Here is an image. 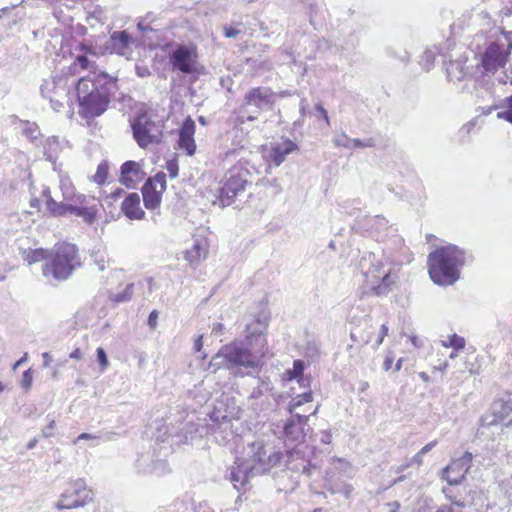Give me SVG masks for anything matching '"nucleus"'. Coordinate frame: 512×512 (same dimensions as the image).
Here are the masks:
<instances>
[{
    "instance_id": "f257e3e1",
    "label": "nucleus",
    "mask_w": 512,
    "mask_h": 512,
    "mask_svg": "<svg viewBox=\"0 0 512 512\" xmlns=\"http://www.w3.org/2000/svg\"><path fill=\"white\" fill-rule=\"evenodd\" d=\"M76 95L85 118L101 116L118 91V80L105 72L94 77H80L75 86Z\"/></svg>"
},
{
    "instance_id": "f03ea898",
    "label": "nucleus",
    "mask_w": 512,
    "mask_h": 512,
    "mask_svg": "<svg viewBox=\"0 0 512 512\" xmlns=\"http://www.w3.org/2000/svg\"><path fill=\"white\" fill-rule=\"evenodd\" d=\"M465 264V252L455 245L436 249L428 256L429 275L438 285H452L460 276Z\"/></svg>"
},
{
    "instance_id": "7ed1b4c3",
    "label": "nucleus",
    "mask_w": 512,
    "mask_h": 512,
    "mask_svg": "<svg viewBox=\"0 0 512 512\" xmlns=\"http://www.w3.org/2000/svg\"><path fill=\"white\" fill-rule=\"evenodd\" d=\"M257 367V361L249 347L243 342H232L223 346L209 363V369L216 372L221 368L229 370L235 377L249 375L247 369Z\"/></svg>"
},
{
    "instance_id": "20e7f679",
    "label": "nucleus",
    "mask_w": 512,
    "mask_h": 512,
    "mask_svg": "<svg viewBox=\"0 0 512 512\" xmlns=\"http://www.w3.org/2000/svg\"><path fill=\"white\" fill-rule=\"evenodd\" d=\"M80 265L77 247L70 243H62L55 247L50 260L42 266V273L46 278L52 277L63 281L68 279Z\"/></svg>"
},
{
    "instance_id": "39448f33",
    "label": "nucleus",
    "mask_w": 512,
    "mask_h": 512,
    "mask_svg": "<svg viewBox=\"0 0 512 512\" xmlns=\"http://www.w3.org/2000/svg\"><path fill=\"white\" fill-rule=\"evenodd\" d=\"M242 463L250 467H256L258 464L263 468V473L268 472L272 467L279 463L281 459L280 452H269L262 440H255L247 443L240 456H237Z\"/></svg>"
},
{
    "instance_id": "423d86ee",
    "label": "nucleus",
    "mask_w": 512,
    "mask_h": 512,
    "mask_svg": "<svg viewBox=\"0 0 512 512\" xmlns=\"http://www.w3.org/2000/svg\"><path fill=\"white\" fill-rule=\"evenodd\" d=\"M248 176L249 171L242 166H235L225 174L219 194V200L223 206L231 205L234 198L245 191Z\"/></svg>"
},
{
    "instance_id": "0eeeda50",
    "label": "nucleus",
    "mask_w": 512,
    "mask_h": 512,
    "mask_svg": "<svg viewBox=\"0 0 512 512\" xmlns=\"http://www.w3.org/2000/svg\"><path fill=\"white\" fill-rule=\"evenodd\" d=\"M277 98V92L269 87H256L250 89L244 96L242 103V112L248 113L249 108H255L253 114L247 115V120L254 121L258 118L261 111L273 108Z\"/></svg>"
},
{
    "instance_id": "6e6552de",
    "label": "nucleus",
    "mask_w": 512,
    "mask_h": 512,
    "mask_svg": "<svg viewBox=\"0 0 512 512\" xmlns=\"http://www.w3.org/2000/svg\"><path fill=\"white\" fill-rule=\"evenodd\" d=\"M133 136L142 148L152 143H159L162 137V126L152 120L147 112L137 115L131 124Z\"/></svg>"
},
{
    "instance_id": "1a4fd4ad",
    "label": "nucleus",
    "mask_w": 512,
    "mask_h": 512,
    "mask_svg": "<svg viewBox=\"0 0 512 512\" xmlns=\"http://www.w3.org/2000/svg\"><path fill=\"white\" fill-rule=\"evenodd\" d=\"M169 452V447L160 446L159 448H153L152 451L141 454L137 459V468L139 472L144 474H155L157 476L166 474L170 470L165 459Z\"/></svg>"
},
{
    "instance_id": "9d476101",
    "label": "nucleus",
    "mask_w": 512,
    "mask_h": 512,
    "mask_svg": "<svg viewBox=\"0 0 512 512\" xmlns=\"http://www.w3.org/2000/svg\"><path fill=\"white\" fill-rule=\"evenodd\" d=\"M93 499V492L89 490L83 479L71 482L61 494L56 507L59 509H72L86 505Z\"/></svg>"
},
{
    "instance_id": "9b49d317",
    "label": "nucleus",
    "mask_w": 512,
    "mask_h": 512,
    "mask_svg": "<svg viewBox=\"0 0 512 512\" xmlns=\"http://www.w3.org/2000/svg\"><path fill=\"white\" fill-rule=\"evenodd\" d=\"M166 187V174L164 172H158L155 176L146 180L141 189L146 209L154 210L160 206L162 194Z\"/></svg>"
},
{
    "instance_id": "f8f14e48",
    "label": "nucleus",
    "mask_w": 512,
    "mask_h": 512,
    "mask_svg": "<svg viewBox=\"0 0 512 512\" xmlns=\"http://www.w3.org/2000/svg\"><path fill=\"white\" fill-rule=\"evenodd\" d=\"M259 474H263V468H261L260 464L256 467H250L236 458L234 464L228 468L226 478L239 491L240 489H245L250 479Z\"/></svg>"
},
{
    "instance_id": "ddd939ff",
    "label": "nucleus",
    "mask_w": 512,
    "mask_h": 512,
    "mask_svg": "<svg viewBox=\"0 0 512 512\" xmlns=\"http://www.w3.org/2000/svg\"><path fill=\"white\" fill-rule=\"evenodd\" d=\"M309 416L302 413H295L286 421L283 427V435L286 446L301 443L306 435V427Z\"/></svg>"
},
{
    "instance_id": "4468645a",
    "label": "nucleus",
    "mask_w": 512,
    "mask_h": 512,
    "mask_svg": "<svg viewBox=\"0 0 512 512\" xmlns=\"http://www.w3.org/2000/svg\"><path fill=\"white\" fill-rule=\"evenodd\" d=\"M359 266L364 277V286L374 279H379L382 274L387 273V270L395 269L388 265L386 260L377 258L373 253L364 255L360 260Z\"/></svg>"
},
{
    "instance_id": "2eb2a0df",
    "label": "nucleus",
    "mask_w": 512,
    "mask_h": 512,
    "mask_svg": "<svg viewBox=\"0 0 512 512\" xmlns=\"http://www.w3.org/2000/svg\"><path fill=\"white\" fill-rule=\"evenodd\" d=\"M472 458L470 452H465L461 457L453 459L451 463L443 469V478L446 479L450 485L460 484L471 467Z\"/></svg>"
},
{
    "instance_id": "dca6fc26",
    "label": "nucleus",
    "mask_w": 512,
    "mask_h": 512,
    "mask_svg": "<svg viewBox=\"0 0 512 512\" xmlns=\"http://www.w3.org/2000/svg\"><path fill=\"white\" fill-rule=\"evenodd\" d=\"M195 48L186 45L178 46L170 55V63L173 69L184 74H190L194 71L196 62Z\"/></svg>"
},
{
    "instance_id": "f3484780",
    "label": "nucleus",
    "mask_w": 512,
    "mask_h": 512,
    "mask_svg": "<svg viewBox=\"0 0 512 512\" xmlns=\"http://www.w3.org/2000/svg\"><path fill=\"white\" fill-rule=\"evenodd\" d=\"M484 425L508 426L512 424V401L497 400L492 405V414L483 418Z\"/></svg>"
},
{
    "instance_id": "a211bd4d",
    "label": "nucleus",
    "mask_w": 512,
    "mask_h": 512,
    "mask_svg": "<svg viewBox=\"0 0 512 512\" xmlns=\"http://www.w3.org/2000/svg\"><path fill=\"white\" fill-rule=\"evenodd\" d=\"M508 55L509 52L503 46L497 43L490 44L482 58L485 71L494 72L499 67H503L507 62Z\"/></svg>"
},
{
    "instance_id": "6ab92c4d",
    "label": "nucleus",
    "mask_w": 512,
    "mask_h": 512,
    "mask_svg": "<svg viewBox=\"0 0 512 512\" xmlns=\"http://www.w3.org/2000/svg\"><path fill=\"white\" fill-rule=\"evenodd\" d=\"M399 277L397 271L387 270V273L382 274L379 279H374L364 286L368 291L376 296H385L390 293L395 287Z\"/></svg>"
},
{
    "instance_id": "aec40b11",
    "label": "nucleus",
    "mask_w": 512,
    "mask_h": 512,
    "mask_svg": "<svg viewBox=\"0 0 512 512\" xmlns=\"http://www.w3.org/2000/svg\"><path fill=\"white\" fill-rule=\"evenodd\" d=\"M273 389V385L271 381L266 379H259L256 387L253 388L250 393L249 398L251 400H259L264 398L260 407H258V403H252V407L254 410L265 411L271 408L272 404L270 402V398L274 399L273 394L271 393Z\"/></svg>"
},
{
    "instance_id": "412c9836",
    "label": "nucleus",
    "mask_w": 512,
    "mask_h": 512,
    "mask_svg": "<svg viewBox=\"0 0 512 512\" xmlns=\"http://www.w3.org/2000/svg\"><path fill=\"white\" fill-rule=\"evenodd\" d=\"M296 149L297 145L289 139L273 142L270 145L268 161L278 167L285 161L286 156Z\"/></svg>"
},
{
    "instance_id": "4be33fe9",
    "label": "nucleus",
    "mask_w": 512,
    "mask_h": 512,
    "mask_svg": "<svg viewBox=\"0 0 512 512\" xmlns=\"http://www.w3.org/2000/svg\"><path fill=\"white\" fill-rule=\"evenodd\" d=\"M195 128V122L191 117H187L179 131V147L180 149L185 150L189 156H192L196 151V144L193 138Z\"/></svg>"
},
{
    "instance_id": "5701e85b",
    "label": "nucleus",
    "mask_w": 512,
    "mask_h": 512,
    "mask_svg": "<svg viewBox=\"0 0 512 512\" xmlns=\"http://www.w3.org/2000/svg\"><path fill=\"white\" fill-rule=\"evenodd\" d=\"M121 211L130 220H142L145 218V211L140 205V196L136 192L126 195L121 203Z\"/></svg>"
},
{
    "instance_id": "b1692460",
    "label": "nucleus",
    "mask_w": 512,
    "mask_h": 512,
    "mask_svg": "<svg viewBox=\"0 0 512 512\" xmlns=\"http://www.w3.org/2000/svg\"><path fill=\"white\" fill-rule=\"evenodd\" d=\"M143 171L135 161H126L121 165L119 181L127 188H133L142 178Z\"/></svg>"
},
{
    "instance_id": "393cba45",
    "label": "nucleus",
    "mask_w": 512,
    "mask_h": 512,
    "mask_svg": "<svg viewBox=\"0 0 512 512\" xmlns=\"http://www.w3.org/2000/svg\"><path fill=\"white\" fill-rule=\"evenodd\" d=\"M132 37L127 31H115L110 35L111 52L128 56L131 52Z\"/></svg>"
},
{
    "instance_id": "a878e982",
    "label": "nucleus",
    "mask_w": 512,
    "mask_h": 512,
    "mask_svg": "<svg viewBox=\"0 0 512 512\" xmlns=\"http://www.w3.org/2000/svg\"><path fill=\"white\" fill-rule=\"evenodd\" d=\"M288 467L293 471H302L308 477L312 475L313 470L318 468L310 461H305L302 457V452L298 448L288 451Z\"/></svg>"
},
{
    "instance_id": "bb28decb",
    "label": "nucleus",
    "mask_w": 512,
    "mask_h": 512,
    "mask_svg": "<svg viewBox=\"0 0 512 512\" xmlns=\"http://www.w3.org/2000/svg\"><path fill=\"white\" fill-rule=\"evenodd\" d=\"M207 243L203 239H195L190 249L184 252V259L194 267L198 263L207 257Z\"/></svg>"
},
{
    "instance_id": "cd10ccee",
    "label": "nucleus",
    "mask_w": 512,
    "mask_h": 512,
    "mask_svg": "<svg viewBox=\"0 0 512 512\" xmlns=\"http://www.w3.org/2000/svg\"><path fill=\"white\" fill-rule=\"evenodd\" d=\"M60 189L62 191L63 198L67 201L84 205L87 203V197L82 194H76L75 188L66 174H59Z\"/></svg>"
},
{
    "instance_id": "c85d7f7f",
    "label": "nucleus",
    "mask_w": 512,
    "mask_h": 512,
    "mask_svg": "<svg viewBox=\"0 0 512 512\" xmlns=\"http://www.w3.org/2000/svg\"><path fill=\"white\" fill-rule=\"evenodd\" d=\"M466 59L459 57L456 60H449L448 63L445 62L447 77L450 81L457 82L461 81L466 75L465 68Z\"/></svg>"
},
{
    "instance_id": "c756f323",
    "label": "nucleus",
    "mask_w": 512,
    "mask_h": 512,
    "mask_svg": "<svg viewBox=\"0 0 512 512\" xmlns=\"http://www.w3.org/2000/svg\"><path fill=\"white\" fill-rule=\"evenodd\" d=\"M72 74H76L79 70H86L89 72L87 76L94 77L97 72V65L94 61H90L85 55H78L75 62L69 68Z\"/></svg>"
},
{
    "instance_id": "7c9ffc66",
    "label": "nucleus",
    "mask_w": 512,
    "mask_h": 512,
    "mask_svg": "<svg viewBox=\"0 0 512 512\" xmlns=\"http://www.w3.org/2000/svg\"><path fill=\"white\" fill-rule=\"evenodd\" d=\"M72 214L81 217L87 224H93L97 216V208L95 206H89L88 202L84 205L74 203Z\"/></svg>"
},
{
    "instance_id": "2f4dec72",
    "label": "nucleus",
    "mask_w": 512,
    "mask_h": 512,
    "mask_svg": "<svg viewBox=\"0 0 512 512\" xmlns=\"http://www.w3.org/2000/svg\"><path fill=\"white\" fill-rule=\"evenodd\" d=\"M47 209L53 216H64L68 213L72 214L74 202L63 203L57 202L52 197H49L46 201Z\"/></svg>"
},
{
    "instance_id": "473e14b6",
    "label": "nucleus",
    "mask_w": 512,
    "mask_h": 512,
    "mask_svg": "<svg viewBox=\"0 0 512 512\" xmlns=\"http://www.w3.org/2000/svg\"><path fill=\"white\" fill-rule=\"evenodd\" d=\"M313 401L312 391L306 390L302 393L297 394L295 397L291 399L288 404V412L293 415L295 413H301L298 411L304 404L310 403Z\"/></svg>"
},
{
    "instance_id": "72a5a7b5",
    "label": "nucleus",
    "mask_w": 512,
    "mask_h": 512,
    "mask_svg": "<svg viewBox=\"0 0 512 512\" xmlns=\"http://www.w3.org/2000/svg\"><path fill=\"white\" fill-rule=\"evenodd\" d=\"M21 257L28 265L40 262L47 257V251L39 248V249H23L20 248Z\"/></svg>"
},
{
    "instance_id": "f704fd0d",
    "label": "nucleus",
    "mask_w": 512,
    "mask_h": 512,
    "mask_svg": "<svg viewBox=\"0 0 512 512\" xmlns=\"http://www.w3.org/2000/svg\"><path fill=\"white\" fill-rule=\"evenodd\" d=\"M371 233L377 238H384L383 233L388 230V221L382 216H375L370 219Z\"/></svg>"
},
{
    "instance_id": "c9c22d12",
    "label": "nucleus",
    "mask_w": 512,
    "mask_h": 512,
    "mask_svg": "<svg viewBox=\"0 0 512 512\" xmlns=\"http://www.w3.org/2000/svg\"><path fill=\"white\" fill-rule=\"evenodd\" d=\"M59 142L56 137H51L46 140L44 145V155L48 161L53 162L57 157Z\"/></svg>"
},
{
    "instance_id": "e433bc0d",
    "label": "nucleus",
    "mask_w": 512,
    "mask_h": 512,
    "mask_svg": "<svg viewBox=\"0 0 512 512\" xmlns=\"http://www.w3.org/2000/svg\"><path fill=\"white\" fill-rule=\"evenodd\" d=\"M21 124L23 134L33 142L37 140L38 136L40 135L37 124L31 123L29 121H22Z\"/></svg>"
},
{
    "instance_id": "4c0bfd02",
    "label": "nucleus",
    "mask_w": 512,
    "mask_h": 512,
    "mask_svg": "<svg viewBox=\"0 0 512 512\" xmlns=\"http://www.w3.org/2000/svg\"><path fill=\"white\" fill-rule=\"evenodd\" d=\"M304 367V361L299 359L295 360L293 362V368L291 370H287L286 372V374L288 375V379L293 380L303 376Z\"/></svg>"
},
{
    "instance_id": "58836bf2",
    "label": "nucleus",
    "mask_w": 512,
    "mask_h": 512,
    "mask_svg": "<svg viewBox=\"0 0 512 512\" xmlns=\"http://www.w3.org/2000/svg\"><path fill=\"white\" fill-rule=\"evenodd\" d=\"M436 53L432 49H427L420 59V65L424 70L429 71L433 66Z\"/></svg>"
},
{
    "instance_id": "ea45409f",
    "label": "nucleus",
    "mask_w": 512,
    "mask_h": 512,
    "mask_svg": "<svg viewBox=\"0 0 512 512\" xmlns=\"http://www.w3.org/2000/svg\"><path fill=\"white\" fill-rule=\"evenodd\" d=\"M108 176V164L106 162H101L98 167L95 175L93 176V180L97 184H103Z\"/></svg>"
},
{
    "instance_id": "a19ab883",
    "label": "nucleus",
    "mask_w": 512,
    "mask_h": 512,
    "mask_svg": "<svg viewBox=\"0 0 512 512\" xmlns=\"http://www.w3.org/2000/svg\"><path fill=\"white\" fill-rule=\"evenodd\" d=\"M352 142L353 139L349 138L345 132H342L340 135H337L333 138V144L336 147L352 149Z\"/></svg>"
},
{
    "instance_id": "79ce46f5",
    "label": "nucleus",
    "mask_w": 512,
    "mask_h": 512,
    "mask_svg": "<svg viewBox=\"0 0 512 512\" xmlns=\"http://www.w3.org/2000/svg\"><path fill=\"white\" fill-rule=\"evenodd\" d=\"M134 284L130 283L126 286L125 290L122 293L115 294L113 296V301L115 302H126L129 301L133 295Z\"/></svg>"
},
{
    "instance_id": "37998d69",
    "label": "nucleus",
    "mask_w": 512,
    "mask_h": 512,
    "mask_svg": "<svg viewBox=\"0 0 512 512\" xmlns=\"http://www.w3.org/2000/svg\"><path fill=\"white\" fill-rule=\"evenodd\" d=\"M499 119H505L512 124V95L506 98V110L498 112Z\"/></svg>"
},
{
    "instance_id": "c03bdc74",
    "label": "nucleus",
    "mask_w": 512,
    "mask_h": 512,
    "mask_svg": "<svg viewBox=\"0 0 512 512\" xmlns=\"http://www.w3.org/2000/svg\"><path fill=\"white\" fill-rule=\"evenodd\" d=\"M448 339L449 346L454 348L455 351L462 350L465 347V339L457 334H452Z\"/></svg>"
},
{
    "instance_id": "a18cd8bd",
    "label": "nucleus",
    "mask_w": 512,
    "mask_h": 512,
    "mask_svg": "<svg viewBox=\"0 0 512 512\" xmlns=\"http://www.w3.org/2000/svg\"><path fill=\"white\" fill-rule=\"evenodd\" d=\"M376 146V141L374 138H366V139H358L354 138L352 142V148H372Z\"/></svg>"
},
{
    "instance_id": "49530a36",
    "label": "nucleus",
    "mask_w": 512,
    "mask_h": 512,
    "mask_svg": "<svg viewBox=\"0 0 512 512\" xmlns=\"http://www.w3.org/2000/svg\"><path fill=\"white\" fill-rule=\"evenodd\" d=\"M96 353H97V360L99 362L100 369L103 372L109 366V360H108L107 354L102 347L97 348Z\"/></svg>"
},
{
    "instance_id": "de8ad7c7",
    "label": "nucleus",
    "mask_w": 512,
    "mask_h": 512,
    "mask_svg": "<svg viewBox=\"0 0 512 512\" xmlns=\"http://www.w3.org/2000/svg\"><path fill=\"white\" fill-rule=\"evenodd\" d=\"M166 170L171 178H176L179 172L178 162L175 159L168 160L165 165Z\"/></svg>"
},
{
    "instance_id": "09e8293b",
    "label": "nucleus",
    "mask_w": 512,
    "mask_h": 512,
    "mask_svg": "<svg viewBox=\"0 0 512 512\" xmlns=\"http://www.w3.org/2000/svg\"><path fill=\"white\" fill-rule=\"evenodd\" d=\"M31 385H32V370L28 369L22 375L21 386L24 389L29 390L31 388Z\"/></svg>"
},
{
    "instance_id": "8fccbe9b",
    "label": "nucleus",
    "mask_w": 512,
    "mask_h": 512,
    "mask_svg": "<svg viewBox=\"0 0 512 512\" xmlns=\"http://www.w3.org/2000/svg\"><path fill=\"white\" fill-rule=\"evenodd\" d=\"M151 16H152L151 13H148L143 20L138 22L137 27L139 30H141L143 32L147 31V30H152V28L150 27V24H149L150 22L153 21V18Z\"/></svg>"
},
{
    "instance_id": "3c124183",
    "label": "nucleus",
    "mask_w": 512,
    "mask_h": 512,
    "mask_svg": "<svg viewBox=\"0 0 512 512\" xmlns=\"http://www.w3.org/2000/svg\"><path fill=\"white\" fill-rule=\"evenodd\" d=\"M210 419L216 424H229L230 422V419L227 415H220L216 411L210 415Z\"/></svg>"
},
{
    "instance_id": "603ef678",
    "label": "nucleus",
    "mask_w": 512,
    "mask_h": 512,
    "mask_svg": "<svg viewBox=\"0 0 512 512\" xmlns=\"http://www.w3.org/2000/svg\"><path fill=\"white\" fill-rule=\"evenodd\" d=\"M296 380H297V383L299 384V386L304 389V391L311 390L310 389L311 379L309 377L303 375V376L297 378Z\"/></svg>"
},
{
    "instance_id": "864d4df0",
    "label": "nucleus",
    "mask_w": 512,
    "mask_h": 512,
    "mask_svg": "<svg viewBox=\"0 0 512 512\" xmlns=\"http://www.w3.org/2000/svg\"><path fill=\"white\" fill-rule=\"evenodd\" d=\"M158 316L159 312L157 310L151 311L148 317V325L150 328L155 329L157 327Z\"/></svg>"
},
{
    "instance_id": "5fc2aeb1",
    "label": "nucleus",
    "mask_w": 512,
    "mask_h": 512,
    "mask_svg": "<svg viewBox=\"0 0 512 512\" xmlns=\"http://www.w3.org/2000/svg\"><path fill=\"white\" fill-rule=\"evenodd\" d=\"M224 35L227 38H236L240 34V30L229 26H224Z\"/></svg>"
},
{
    "instance_id": "6e6d98bb",
    "label": "nucleus",
    "mask_w": 512,
    "mask_h": 512,
    "mask_svg": "<svg viewBox=\"0 0 512 512\" xmlns=\"http://www.w3.org/2000/svg\"><path fill=\"white\" fill-rule=\"evenodd\" d=\"M393 361H394V356H393V353L392 352H388L385 356V359H384V363H383V369L385 371H388L391 369L392 367V364H393Z\"/></svg>"
},
{
    "instance_id": "4d7b16f0",
    "label": "nucleus",
    "mask_w": 512,
    "mask_h": 512,
    "mask_svg": "<svg viewBox=\"0 0 512 512\" xmlns=\"http://www.w3.org/2000/svg\"><path fill=\"white\" fill-rule=\"evenodd\" d=\"M99 437L97 435H93V434H90V433H82L80 434L75 440H74V443H77L78 441L80 440H95V439H98Z\"/></svg>"
},
{
    "instance_id": "13d9d810",
    "label": "nucleus",
    "mask_w": 512,
    "mask_h": 512,
    "mask_svg": "<svg viewBox=\"0 0 512 512\" xmlns=\"http://www.w3.org/2000/svg\"><path fill=\"white\" fill-rule=\"evenodd\" d=\"M55 427V421L51 420L49 425L43 429V436L48 438L52 436V430Z\"/></svg>"
},
{
    "instance_id": "bf43d9fd",
    "label": "nucleus",
    "mask_w": 512,
    "mask_h": 512,
    "mask_svg": "<svg viewBox=\"0 0 512 512\" xmlns=\"http://www.w3.org/2000/svg\"><path fill=\"white\" fill-rule=\"evenodd\" d=\"M316 111L319 112V114L324 118L326 123L329 125L330 124V120H329L327 111L324 109V107L321 104H317L316 105Z\"/></svg>"
},
{
    "instance_id": "052dcab7",
    "label": "nucleus",
    "mask_w": 512,
    "mask_h": 512,
    "mask_svg": "<svg viewBox=\"0 0 512 512\" xmlns=\"http://www.w3.org/2000/svg\"><path fill=\"white\" fill-rule=\"evenodd\" d=\"M436 441H432L428 444H426L424 447L421 448V450L419 451L420 454L422 455H425L426 453L430 452L436 445Z\"/></svg>"
},
{
    "instance_id": "680f3d73",
    "label": "nucleus",
    "mask_w": 512,
    "mask_h": 512,
    "mask_svg": "<svg viewBox=\"0 0 512 512\" xmlns=\"http://www.w3.org/2000/svg\"><path fill=\"white\" fill-rule=\"evenodd\" d=\"M331 439H332V435L330 434V432H328V431L322 432V435L320 438L321 443L329 444L331 442Z\"/></svg>"
},
{
    "instance_id": "e2e57ef3",
    "label": "nucleus",
    "mask_w": 512,
    "mask_h": 512,
    "mask_svg": "<svg viewBox=\"0 0 512 512\" xmlns=\"http://www.w3.org/2000/svg\"><path fill=\"white\" fill-rule=\"evenodd\" d=\"M202 339H203V336H202V335H200V336H198V337L195 339V341H194V347H193V348H194V350H195L196 352H200V351H201V349H202V347H203V341H202Z\"/></svg>"
},
{
    "instance_id": "0e129e2a",
    "label": "nucleus",
    "mask_w": 512,
    "mask_h": 512,
    "mask_svg": "<svg viewBox=\"0 0 512 512\" xmlns=\"http://www.w3.org/2000/svg\"><path fill=\"white\" fill-rule=\"evenodd\" d=\"M42 358L44 367H48L53 360L52 356L48 352L43 353Z\"/></svg>"
},
{
    "instance_id": "69168bd1",
    "label": "nucleus",
    "mask_w": 512,
    "mask_h": 512,
    "mask_svg": "<svg viewBox=\"0 0 512 512\" xmlns=\"http://www.w3.org/2000/svg\"><path fill=\"white\" fill-rule=\"evenodd\" d=\"M28 360V354L25 353L16 363L13 365V370H16L18 367L22 366Z\"/></svg>"
},
{
    "instance_id": "338daca9",
    "label": "nucleus",
    "mask_w": 512,
    "mask_h": 512,
    "mask_svg": "<svg viewBox=\"0 0 512 512\" xmlns=\"http://www.w3.org/2000/svg\"><path fill=\"white\" fill-rule=\"evenodd\" d=\"M195 512H214L208 505L200 503Z\"/></svg>"
},
{
    "instance_id": "774afa93",
    "label": "nucleus",
    "mask_w": 512,
    "mask_h": 512,
    "mask_svg": "<svg viewBox=\"0 0 512 512\" xmlns=\"http://www.w3.org/2000/svg\"><path fill=\"white\" fill-rule=\"evenodd\" d=\"M390 511L389 512H397L400 508V503L398 501H394L388 504Z\"/></svg>"
}]
</instances>
